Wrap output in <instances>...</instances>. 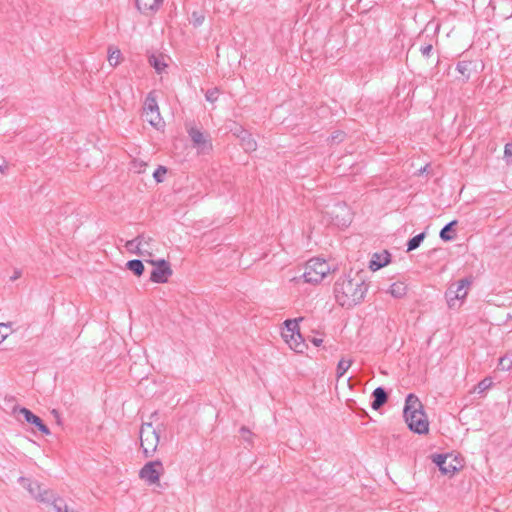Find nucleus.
<instances>
[{
	"label": "nucleus",
	"mask_w": 512,
	"mask_h": 512,
	"mask_svg": "<svg viewBox=\"0 0 512 512\" xmlns=\"http://www.w3.org/2000/svg\"><path fill=\"white\" fill-rule=\"evenodd\" d=\"M163 471V464L159 460L146 463L139 471L140 479L144 480L148 485L159 482L160 475Z\"/></svg>",
	"instance_id": "obj_8"
},
{
	"label": "nucleus",
	"mask_w": 512,
	"mask_h": 512,
	"mask_svg": "<svg viewBox=\"0 0 512 512\" xmlns=\"http://www.w3.org/2000/svg\"><path fill=\"white\" fill-rule=\"evenodd\" d=\"M368 291V285L361 279L350 275L340 276L334 284V297L338 305L343 308H352L360 304Z\"/></svg>",
	"instance_id": "obj_1"
},
{
	"label": "nucleus",
	"mask_w": 512,
	"mask_h": 512,
	"mask_svg": "<svg viewBox=\"0 0 512 512\" xmlns=\"http://www.w3.org/2000/svg\"><path fill=\"white\" fill-rule=\"evenodd\" d=\"M372 403L371 407L374 410L380 409L383 405H385L388 401V393L385 388L379 386L375 388L372 392Z\"/></svg>",
	"instance_id": "obj_16"
},
{
	"label": "nucleus",
	"mask_w": 512,
	"mask_h": 512,
	"mask_svg": "<svg viewBox=\"0 0 512 512\" xmlns=\"http://www.w3.org/2000/svg\"><path fill=\"white\" fill-rule=\"evenodd\" d=\"M433 462L438 466L444 475H453L457 467L452 463H448V456L444 454H436L433 456Z\"/></svg>",
	"instance_id": "obj_14"
},
{
	"label": "nucleus",
	"mask_w": 512,
	"mask_h": 512,
	"mask_svg": "<svg viewBox=\"0 0 512 512\" xmlns=\"http://www.w3.org/2000/svg\"><path fill=\"white\" fill-rule=\"evenodd\" d=\"M46 497L50 500L43 501L42 503L52 505L55 512H67L68 506L65 501L61 497H58L52 490H49L48 496Z\"/></svg>",
	"instance_id": "obj_18"
},
{
	"label": "nucleus",
	"mask_w": 512,
	"mask_h": 512,
	"mask_svg": "<svg viewBox=\"0 0 512 512\" xmlns=\"http://www.w3.org/2000/svg\"><path fill=\"white\" fill-rule=\"evenodd\" d=\"M167 173V168L164 166H158L153 173V178L157 183L163 182L164 175Z\"/></svg>",
	"instance_id": "obj_28"
},
{
	"label": "nucleus",
	"mask_w": 512,
	"mask_h": 512,
	"mask_svg": "<svg viewBox=\"0 0 512 512\" xmlns=\"http://www.w3.org/2000/svg\"><path fill=\"white\" fill-rule=\"evenodd\" d=\"M160 0H136V7L141 13L156 10Z\"/></svg>",
	"instance_id": "obj_19"
},
{
	"label": "nucleus",
	"mask_w": 512,
	"mask_h": 512,
	"mask_svg": "<svg viewBox=\"0 0 512 512\" xmlns=\"http://www.w3.org/2000/svg\"><path fill=\"white\" fill-rule=\"evenodd\" d=\"M240 434L245 442L252 443L254 434L246 426L240 428Z\"/></svg>",
	"instance_id": "obj_32"
},
{
	"label": "nucleus",
	"mask_w": 512,
	"mask_h": 512,
	"mask_svg": "<svg viewBox=\"0 0 512 512\" xmlns=\"http://www.w3.org/2000/svg\"><path fill=\"white\" fill-rule=\"evenodd\" d=\"M331 138H332V141L341 142L344 138V133L342 131H337L332 134Z\"/></svg>",
	"instance_id": "obj_36"
},
{
	"label": "nucleus",
	"mask_w": 512,
	"mask_h": 512,
	"mask_svg": "<svg viewBox=\"0 0 512 512\" xmlns=\"http://www.w3.org/2000/svg\"><path fill=\"white\" fill-rule=\"evenodd\" d=\"M394 298L400 299L407 293V286L404 282L397 281L391 284L388 291Z\"/></svg>",
	"instance_id": "obj_20"
},
{
	"label": "nucleus",
	"mask_w": 512,
	"mask_h": 512,
	"mask_svg": "<svg viewBox=\"0 0 512 512\" xmlns=\"http://www.w3.org/2000/svg\"><path fill=\"white\" fill-rule=\"evenodd\" d=\"M285 328L282 331V337L291 349L301 353L306 347L305 341L299 331L297 319H288L284 322Z\"/></svg>",
	"instance_id": "obj_5"
},
{
	"label": "nucleus",
	"mask_w": 512,
	"mask_h": 512,
	"mask_svg": "<svg viewBox=\"0 0 512 512\" xmlns=\"http://www.w3.org/2000/svg\"><path fill=\"white\" fill-rule=\"evenodd\" d=\"M140 446L145 457H151L159 444V431L151 423H143L139 431Z\"/></svg>",
	"instance_id": "obj_4"
},
{
	"label": "nucleus",
	"mask_w": 512,
	"mask_h": 512,
	"mask_svg": "<svg viewBox=\"0 0 512 512\" xmlns=\"http://www.w3.org/2000/svg\"><path fill=\"white\" fill-rule=\"evenodd\" d=\"M432 49H433L432 45L431 44H427V45L421 46L420 51H421L423 56L429 57L430 54H431Z\"/></svg>",
	"instance_id": "obj_35"
},
{
	"label": "nucleus",
	"mask_w": 512,
	"mask_h": 512,
	"mask_svg": "<svg viewBox=\"0 0 512 512\" xmlns=\"http://www.w3.org/2000/svg\"><path fill=\"white\" fill-rule=\"evenodd\" d=\"M145 166H146V163L142 160H137V159H134L132 162H131V169L136 172V173H142L144 172V169H145Z\"/></svg>",
	"instance_id": "obj_31"
},
{
	"label": "nucleus",
	"mask_w": 512,
	"mask_h": 512,
	"mask_svg": "<svg viewBox=\"0 0 512 512\" xmlns=\"http://www.w3.org/2000/svg\"><path fill=\"white\" fill-rule=\"evenodd\" d=\"M150 264L154 265V269L150 274V281L153 283H166L168 278L172 275L173 271L168 261L160 259L157 261L146 260Z\"/></svg>",
	"instance_id": "obj_7"
},
{
	"label": "nucleus",
	"mask_w": 512,
	"mask_h": 512,
	"mask_svg": "<svg viewBox=\"0 0 512 512\" xmlns=\"http://www.w3.org/2000/svg\"><path fill=\"white\" fill-rule=\"evenodd\" d=\"M18 482L22 485L29 494L38 502L48 501L50 500L46 496H48V492L50 489L43 488L37 481H32L26 477H19Z\"/></svg>",
	"instance_id": "obj_11"
},
{
	"label": "nucleus",
	"mask_w": 512,
	"mask_h": 512,
	"mask_svg": "<svg viewBox=\"0 0 512 512\" xmlns=\"http://www.w3.org/2000/svg\"><path fill=\"white\" fill-rule=\"evenodd\" d=\"M240 128H242L241 126L239 127H236L235 130H233V134L237 136V134H240Z\"/></svg>",
	"instance_id": "obj_41"
},
{
	"label": "nucleus",
	"mask_w": 512,
	"mask_h": 512,
	"mask_svg": "<svg viewBox=\"0 0 512 512\" xmlns=\"http://www.w3.org/2000/svg\"><path fill=\"white\" fill-rule=\"evenodd\" d=\"M403 416L408 428L419 435L427 434L429 422L424 407L419 398L410 393L405 400Z\"/></svg>",
	"instance_id": "obj_2"
},
{
	"label": "nucleus",
	"mask_w": 512,
	"mask_h": 512,
	"mask_svg": "<svg viewBox=\"0 0 512 512\" xmlns=\"http://www.w3.org/2000/svg\"><path fill=\"white\" fill-rule=\"evenodd\" d=\"M126 267L128 270L133 272L136 276H141L144 272L143 262L139 259L129 260L126 263Z\"/></svg>",
	"instance_id": "obj_21"
},
{
	"label": "nucleus",
	"mask_w": 512,
	"mask_h": 512,
	"mask_svg": "<svg viewBox=\"0 0 512 512\" xmlns=\"http://www.w3.org/2000/svg\"><path fill=\"white\" fill-rule=\"evenodd\" d=\"M351 364H352L351 360L341 359L337 364V369H336L337 377L340 378V377L344 376V374L350 368Z\"/></svg>",
	"instance_id": "obj_25"
},
{
	"label": "nucleus",
	"mask_w": 512,
	"mask_h": 512,
	"mask_svg": "<svg viewBox=\"0 0 512 512\" xmlns=\"http://www.w3.org/2000/svg\"><path fill=\"white\" fill-rule=\"evenodd\" d=\"M311 342L318 347L322 344L323 340L321 338H313Z\"/></svg>",
	"instance_id": "obj_39"
},
{
	"label": "nucleus",
	"mask_w": 512,
	"mask_h": 512,
	"mask_svg": "<svg viewBox=\"0 0 512 512\" xmlns=\"http://www.w3.org/2000/svg\"><path fill=\"white\" fill-rule=\"evenodd\" d=\"M504 160L506 161L507 164L512 163V143L505 144Z\"/></svg>",
	"instance_id": "obj_34"
},
{
	"label": "nucleus",
	"mask_w": 512,
	"mask_h": 512,
	"mask_svg": "<svg viewBox=\"0 0 512 512\" xmlns=\"http://www.w3.org/2000/svg\"><path fill=\"white\" fill-rule=\"evenodd\" d=\"M67 512H79V511L73 510V509H69V507H67Z\"/></svg>",
	"instance_id": "obj_42"
},
{
	"label": "nucleus",
	"mask_w": 512,
	"mask_h": 512,
	"mask_svg": "<svg viewBox=\"0 0 512 512\" xmlns=\"http://www.w3.org/2000/svg\"><path fill=\"white\" fill-rule=\"evenodd\" d=\"M425 236H426L425 233L422 232V233H419V234L415 235L414 237H412L407 242V252L417 249L423 242Z\"/></svg>",
	"instance_id": "obj_24"
},
{
	"label": "nucleus",
	"mask_w": 512,
	"mask_h": 512,
	"mask_svg": "<svg viewBox=\"0 0 512 512\" xmlns=\"http://www.w3.org/2000/svg\"><path fill=\"white\" fill-rule=\"evenodd\" d=\"M6 169H7V164L5 163V161H3V163H2V164H0V172H1L2 174H4V173H5V171H6Z\"/></svg>",
	"instance_id": "obj_40"
},
{
	"label": "nucleus",
	"mask_w": 512,
	"mask_h": 512,
	"mask_svg": "<svg viewBox=\"0 0 512 512\" xmlns=\"http://www.w3.org/2000/svg\"><path fill=\"white\" fill-rule=\"evenodd\" d=\"M121 58V51L119 49H115L113 51H109L108 62L111 66L115 67L119 64Z\"/></svg>",
	"instance_id": "obj_27"
},
{
	"label": "nucleus",
	"mask_w": 512,
	"mask_h": 512,
	"mask_svg": "<svg viewBox=\"0 0 512 512\" xmlns=\"http://www.w3.org/2000/svg\"><path fill=\"white\" fill-rule=\"evenodd\" d=\"M152 241L151 237H146L143 240V248H147L149 250V243Z\"/></svg>",
	"instance_id": "obj_38"
},
{
	"label": "nucleus",
	"mask_w": 512,
	"mask_h": 512,
	"mask_svg": "<svg viewBox=\"0 0 512 512\" xmlns=\"http://www.w3.org/2000/svg\"><path fill=\"white\" fill-rule=\"evenodd\" d=\"M145 239V235L141 234L138 235L136 238L132 240H128L125 244L126 249L133 254L139 255V256H151V253L147 248H143V240Z\"/></svg>",
	"instance_id": "obj_13"
},
{
	"label": "nucleus",
	"mask_w": 512,
	"mask_h": 512,
	"mask_svg": "<svg viewBox=\"0 0 512 512\" xmlns=\"http://www.w3.org/2000/svg\"><path fill=\"white\" fill-rule=\"evenodd\" d=\"M21 275H22L21 270L15 269L13 275L10 277V280L15 281V280L19 279L21 277Z\"/></svg>",
	"instance_id": "obj_37"
},
{
	"label": "nucleus",
	"mask_w": 512,
	"mask_h": 512,
	"mask_svg": "<svg viewBox=\"0 0 512 512\" xmlns=\"http://www.w3.org/2000/svg\"><path fill=\"white\" fill-rule=\"evenodd\" d=\"M471 66V61H459L456 65V70L462 75L464 81L470 78Z\"/></svg>",
	"instance_id": "obj_22"
},
{
	"label": "nucleus",
	"mask_w": 512,
	"mask_h": 512,
	"mask_svg": "<svg viewBox=\"0 0 512 512\" xmlns=\"http://www.w3.org/2000/svg\"><path fill=\"white\" fill-rule=\"evenodd\" d=\"M472 284V277H465L460 279L454 284H451L446 292L448 304L451 306V301L464 299L467 295V290Z\"/></svg>",
	"instance_id": "obj_9"
},
{
	"label": "nucleus",
	"mask_w": 512,
	"mask_h": 512,
	"mask_svg": "<svg viewBox=\"0 0 512 512\" xmlns=\"http://www.w3.org/2000/svg\"><path fill=\"white\" fill-rule=\"evenodd\" d=\"M149 62L151 64V66H153V68L158 72V73H161L162 71H164V69L166 68V63L163 62L162 59H160L159 57L157 56H154L152 55L150 58H149Z\"/></svg>",
	"instance_id": "obj_26"
},
{
	"label": "nucleus",
	"mask_w": 512,
	"mask_h": 512,
	"mask_svg": "<svg viewBox=\"0 0 512 512\" xmlns=\"http://www.w3.org/2000/svg\"><path fill=\"white\" fill-rule=\"evenodd\" d=\"M19 412L23 415L26 422L34 425L38 428V430L43 433L44 435H50V429L45 425L40 417L35 415L32 411L29 409L22 407L20 408Z\"/></svg>",
	"instance_id": "obj_12"
},
{
	"label": "nucleus",
	"mask_w": 512,
	"mask_h": 512,
	"mask_svg": "<svg viewBox=\"0 0 512 512\" xmlns=\"http://www.w3.org/2000/svg\"><path fill=\"white\" fill-rule=\"evenodd\" d=\"M492 384H493V382H492L491 378H489V377L484 378L477 385L478 392L482 393V392L486 391L487 389H489L492 386Z\"/></svg>",
	"instance_id": "obj_30"
},
{
	"label": "nucleus",
	"mask_w": 512,
	"mask_h": 512,
	"mask_svg": "<svg viewBox=\"0 0 512 512\" xmlns=\"http://www.w3.org/2000/svg\"><path fill=\"white\" fill-rule=\"evenodd\" d=\"M499 369L509 371L512 368V360L508 356H503L499 359Z\"/></svg>",
	"instance_id": "obj_29"
},
{
	"label": "nucleus",
	"mask_w": 512,
	"mask_h": 512,
	"mask_svg": "<svg viewBox=\"0 0 512 512\" xmlns=\"http://www.w3.org/2000/svg\"><path fill=\"white\" fill-rule=\"evenodd\" d=\"M218 96L219 90L217 88L209 89L205 94L206 100L212 103L218 99Z\"/></svg>",
	"instance_id": "obj_33"
},
{
	"label": "nucleus",
	"mask_w": 512,
	"mask_h": 512,
	"mask_svg": "<svg viewBox=\"0 0 512 512\" xmlns=\"http://www.w3.org/2000/svg\"><path fill=\"white\" fill-rule=\"evenodd\" d=\"M187 132L193 143V147H195L198 152L205 153L212 149V143L209 134L203 133L196 127H190Z\"/></svg>",
	"instance_id": "obj_10"
},
{
	"label": "nucleus",
	"mask_w": 512,
	"mask_h": 512,
	"mask_svg": "<svg viewBox=\"0 0 512 512\" xmlns=\"http://www.w3.org/2000/svg\"><path fill=\"white\" fill-rule=\"evenodd\" d=\"M237 137L240 139L241 146L246 152H253L257 149V142L244 128H240V134H237Z\"/></svg>",
	"instance_id": "obj_17"
},
{
	"label": "nucleus",
	"mask_w": 512,
	"mask_h": 512,
	"mask_svg": "<svg viewBox=\"0 0 512 512\" xmlns=\"http://www.w3.org/2000/svg\"><path fill=\"white\" fill-rule=\"evenodd\" d=\"M329 272L330 265L324 259L312 258L306 263L301 278L305 283L318 284Z\"/></svg>",
	"instance_id": "obj_3"
},
{
	"label": "nucleus",
	"mask_w": 512,
	"mask_h": 512,
	"mask_svg": "<svg viewBox=\"0 0 512 512\" xmlns=\"http://www.w3.org/2000/svg\"><path fill=\"white\" fill-rule=\"evenodd\" d=\"M457 224V221L456 220H453L449 223H447L440 231V238L447 242V241H451L454 236L450 234V232L453 230V227Z\"/></svg>",
	"instance_id": "obj_23"
},
{
	"label": "nucleus",
	"mask_w": 512,
	"mask_h": 512,
	"mask_svg": "<svg viewBox=\"0 0 512 512\" xmlns=\"http://www.w3.org/2000/svg\"><path fill=\"white\" fill-rule=\"evenodd\" d=\"M144 113L143 116L145 120L153 127L159 128L162 126L163 121L159 112V106L156 100V97L153 95V92H150L144 102L143 107Z\"/></svg>",
	"instance_id": "obj_6"
},
{
	"label": "nucleus",
	"mask_w": 512,
	"mask_h": 512,
	"mask_svg": "<svg viewBox=\"0 0 512 512\" xmlns=\"http://www.w3.org/2000/svg\"><path fill=\"white\" fill-rule=\"evenodd\" d=\"M390 261L391 254L387 250H384L382 253H374L370 260L369 268L372 271H377L389 264Z\"/></svg>",
	"instance_id": "obj_15"
}]
</instances>
